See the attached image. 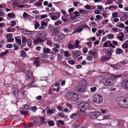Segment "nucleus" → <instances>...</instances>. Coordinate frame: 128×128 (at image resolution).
Returning a JSON list of instances; mask_svg holds the SVG:
<instances>
[{
  "label": "nucleus",
  "instance_id": "nucleus-20",
  "mask_svg": "<svg viewBox=\"0 0 128 128\" xmlns=\"http://www.w3.org/2000/svg\"><path fill=\"white\" fill-rule=\"evenodd\" d=\"M123 52L122 50L120 48H117L116 51V53L117 54H119Z\"/></svg>",
  "mask_w": 128,
  "mask_h": 128
},
{
  "label": "nucleus",
  "instance_id": "nucleus-54",
  "mask_svg": "<svg viewBox=\"0 0 128 128\" xmlns=\"http://www.w3.org/2000/svg\"><path fill=\"white\" fill-rule=\"evenodd\" d=\"M6 48H12V45L11 44H7L6 45Z\"/></svg>",
  "mask_w": 128,
  "mask_h": 128
},
{
  "label": "nucleus",
  "instance_id": "nucleus-61",
  "mask_svg": "<svg viewBox=\"0 0 128 128\" xmlns=\"http://www.w3.org/2000/svg\"><path fill=\"white\" fill-rule=\"evenodd\" d=\"M108 20L106 19L105 20H103L102 21V23L103 24H105L108 23Z\"/></svg>",
  "mask_w": 128,
  "mask_h": 128
},
{
  "label": "nucleus",
  "instance_id": "nucleus-4",
  "mask_svg": "<svg viewBox=\"0 0 128 128\" xmlns=\"http://www.w3.org/2000/svg\"><path fill=\"white\" fill-rule=\"evenodd\" d=\"M127 98L122 97L118 98L117 100L118 104L122 107H124V103L127 101Z\"/></svg>",
  "mask_w": 128,
  "mask_h": 128
},
{
  "label": "nucleus",
  "instance_id": "nucleus-24",
  "mask_svg": "<svg viewBox=\"0 0 128 128\" xmlns=\"http://www.w3.org/2000/svg\"><path fill=\"white\" fill-rule=\"evenodd\" d=\"M121 76L120 74H119L117 75H112L111 76V77L113 79H117L118 78L120 77Z\"/></svg>",
  "mask_w": 128,
  "mask_h": 128
},
{
  "label": "nucleus",
  "instance_id": "nucleus-9",
  "mask_svg": "<svg viewBox=\"0 0 128 128\" xmlns=\"http://www.w3.org/2000/svg\"><path fill=\"white\" fill-rule=\"evenodd\" d=\"M13 94L14 96L15 97L18 96V89L14 87L12 89Z\"/></svg>",
  "mask_w": 128,
  "mask_h": 128
},
{
  "label": "nucleus",
  "instance_id": "nucleus-21",
  "mask_svg": "<svg viewBox=\"0 0 128 128\" xmlns=\"http://www.w3.org/2000/svg\"><path fill=\"white\" fill-rule=\"evenodd\" d=\"M50 50L47 48L45 47L43 48V51L45 53L48 54L50 53Z\"/></svg>",
  "mask_w": 128,
  "mask_h": 128
},
{
  "label": "nucleus",
  "instance_id": "nucleus-1",
  "mask_svg": "<svg viewBox=\"0 0 128 128\" xmlns=\"http://www.w3.org/2000/svg\"><path fill=\"white\" fill-rule=\"evenodd\" d=\"M66 96L68 99L71 101H75L77 100L79 98L78 94L77 93L74 92H67Z\"/></svg>",
  "mask_w": 128,
  "mask_h": 128
},
{
  "label": "nucleus",
  "instance_id": "nucleus-35",
  "mask_svg": "<svg viewBox=\"0 0 128 128\" xmlns=\"http://www.w3.org/2000/svg\"><path fill=\"white\" fill-rule=\"evenodd\" d=\"M80 126V124H76V123H74L73 124L72 126V128H76Z\"/></svg>",
  "mask_w": 128,
  "mask_h": 128
},
{
  "label": "nucleus",
  "instance_id": "nucleus-30",
  "mask_svg": "<svg viewBox=\"0 0 128 128\" xmlns=\"http://www.w3.org/2000/svg\"><path fill=\"white\" fill-rule=\"evenodd\" d=\"M77 115L75 113H73L70 116V118L72 119L73 118H77Z\"/></svg>",
  "mask_w": 128,
  "mask_h": 128
},
{
  "label": "nucleus",
  "instance_id": "nucleus-6",
  "mask_svg": "<svg viewBox=\"0 0 128 128\" xmlns=\"http://www.w3.org/2000/svg\"><path fill=\"white\" fill-rule=\"evenodd\" d=\"M122 85L124 89L128 90V79L123 80L122 83Z\"/></svg>",
  "mask_w": 128,
  "mask_h": 128
},
{
  "label": "nucleus",
  "instance_id": "nucleus-51",
  "mask_svg": "<svg viewBox=\"0 0 128 128\" xmlns=\"http://www.w3.org/2000/svg\"><path fill=\"white\" fill-rule=\"evenodd\" d=\"M128 100V99H127ZM124 105L123 108H128V100H127V101H126L124 103Z\"/></svg>",
  "mask_w": 128,
  "mask_h": 128
},
{
  "label": "nucleus",
  "instance_id": "nucleus-36",
  "mask_svg": "<svg viewBox=\"0 0 128 128\" xmlns=\"http://www.w3.org/2000/svg\"><path fill=\"white\" fill-rule=\"evenodd\" d=\"M21 52L22 54H21V56L22 57H25L26 56V53L24 51H21Z\"/></svg>",
  "mask_w": 128,
  "mask_h": 128
},
{
  "label": "nucleus",
  "instance_id": "nucleus-37",
  "mask_svg": "<svg viewBox=\"0 0 128 128\" xmlns=\"http://www.w3.org/2000/svg\"><path fill=\"white\" fill-rule=\"evenodd\" d=\"M74 10L73 8H70L69 9L68 11L70 13V14L71 16H72V15L73 14V13L71 12H73Z\"/></svg>",
  "mask_w": 128,
  "mask_h": 128
},
{
  "label": "nucleus",
  "instance_id": "nucleus-7",
  "mask_svg": "<svg viewBox=\"0 0 128 128\" xmlns=\"http://www.w3.org/2000/svg\"><path fill=\"white\" fill-rule=\"evenodd\" d=\"M103 46L104 47H108L109 46H110L113 48L115 47V46L113 45L111 42L108 40H107L106 42L104 44Z\"/></svg>",
  "mask_w": 128,
  "mask_h": 128
},
{
  "label": "nucleus",
  "instance_id": "nucleus-48",
  "mask_svg": "<svg viewBox=\"0 0 128 128\" xmlns=\"http://www.w3.org/2000/svg\"><path fill=\"white\" fill-rule=\"evenodd\" d=\"M41 57L43 58H47L48 57V55L47 54H41Z\"/></svg>",
  "mask_w": 128,
  "mask_h": 128
},
{
  "label": "nucleus",
  "instance_id": "nucleus-27",
  "mask_svg": "<svg viewBox=\"0 0 128 128\" xmlns=\"http://www.w3.org/2000/svg\"><path fill=\"white\" fill-rule=\"evenodd\" d=\"M68 47L70 49H75V47L70 43H69L68 44Z\"/></svg>",
  "mask_w": 128,
  "mask_h": 128
},
{
  "label": "nucleus",
  "instance_id": "nucleus-8",
  "mask_svg": "<svg viewBox=\"0 0 128 128\" xmlns=\"http://www.w3.org/2000/svg\"><path fill=\"white\" fill-rule=\"evenodd\" d=\"M60 29L61 28L60 27H58L55 28L54 29L52 28L50 30L52 33L56 34L57 33H59V31L60 30Z\"/></svg>",
  "mask_w": 128,
  "mask_h": 128
},
{
  "label": "nucleus",
  "instance_id": "nucleus-38",
  "mask_svg": "<svg viewBox=\"0 0 128 128\" xmlns=\"http://www.w3.org/2000/svg\"><path fill=\"white\" fill-rule=\"evenodd\" d=\"M58 115L62 118H64L65 116L64 114L62 112L58 113Z\"/></svg>",
  "mask_w": 128,
  "mask_h": 128
},
{
  "label": "nucleus",
  "instance_id": "nucleus-23",
  "mask_svg": "<svg viewBox=\"0 0 128 128\" xmlns=\"http://www.w3.org/2000/svg\"><path fill=\"white\" fill-rule=\"evenodd\" d=\"M40 62V61L39 60H34V63L36 66H39Z\"/></svg>",
  "mask_w": 128,
  "mask_h": 128
},
{
  "label": "nucleus",
  "instance_id": "nucleus-15",
  "mask_svg": "<svg viewBox=\"0 0 128 128\" xmlns=\"http://www.w3.org/2000/svg\"><path fill=\"white\" fill-rule=\"evenodd\" d=\"M110 59V58L108 56H102L101 59L102 61H106Z\"/></svg>",
  "mask_w": 128,
  "mask_h": 128
},
{
  "label": "nucleus",
  "instance_id": "nucleus-3",
  "mask_svg": "<svg viewBox=\"0 0 128 128\" xmlns=\"http://www.w3.org/2000/svg\"><path fill=\"white\" fill-rule=\"evenodd\" d=\"M94 102L100 104L103 101V98L101 95L96 94L94 95L92 98Z\"/></svg>",
  "mask_w": 128,
  "mask_h": 128
},
{
  "label": "nucleus",
  "instance_id": "nucleus-59",
  "mask_svg": "<svg viewBox=\"0 0 128 128\" xmlns=\"http://www.w3.org/2000/svg\"><path fill=\"white\" fill-rule=\"evenodd\" d=\"M48 17V16L47 14H44L42 15L41 16V18L42 19H43L44 18H47Z\"/></svg>",
  "mask_w": 128,
  "mask_h": 128
},
{
  "label": "nucleus",
  "instance_id": "nucleus-10",
  "mask_svg": "<svg viewBox=\"0 0 128 128\" xmlns=\"http://www.w3.org/2000/svg\"><path fill=\"white\" fill-rule=\"evenodd\" d=\"M73 56L77 58L80 56L81 54L80 52V51L75 50L74 52H72Z\"/></svg>",
  "mask_w": 128,
  "mask_h": 128
},
{
  "label": "nucleus",
  "instance_id": "nucleus-46",
  "mask_svg": "<svg viewBox=\"0 0 128 128\" xmlns=\"http://www.w3.org/2000/svg\"><path fill=\"white\" fill-rule=\"evenodd\" d=\"M96 87L91 88H90L91 91L92 92H94L96 90Z\"/></svg>",
  "mask_w": 128,
  "mask_h": 128
},
{
  "label": "nucleus",
  "instance_id": "nucleus-25",
  "mask_svg": "<svg viewBox=\"0 0 128 128\" xmlns=\"http://www.w3.org/2000/svg\"><path fill=\"white\" fill-rule=\"evenodd\" d=\"M8 16L10 18H13L15 16V14H12L11 13H10L8 14Z\"/></svg>",
  "mask_w": 128,
  "mask_h": 128
},
{
  "label": "nucleus",
  "instance_id": "nucleus-52",
  "mask_svg": "<svg viewBox=\"0 0 128 128\" xmlns=\"http://www.w3.org/2000/svg\"><path fill=\"white\" fill-rule=\"evenodd\" d=\"M21 113L22 114H28V113L26 111V110H22L21 112Z\"/></svg>",
  "mask_w": 128,
  "mask_h": 128
},
{
  "label": "nucleus",
  "instance_id": "nucleus-33",
  "mask_svg": "<svg viewBox=\"0 0 128 128\" xmlns=\"http://www.w3.org/2000/svg\"><path fill=\"white\" fill-rule=\"evenodd\" d=\"M118 13L117 12H115L112 14V18H115L118 17Z\"/></svg>",
  "mask_w": 128,
  "mask_h": 128
},
{
  "label": "nucleus",
  "instance_id": "nucleus-31",
  "mask_svg": "<svg viewBox=\"0 0 128 128\" xmlns=\"http://www.w3.org/2000/svg\"><path fill=\"white\" fill-rule=\"evenodd\" d=\"M22 43H24V44H25L27 42V40L26 39V38L25 37H23L22 36Z\"/></svg>",
  "mask_w": 128,
  "mask_h": 128
},
{
  "label": "nucleus",
  "instance_id": "nucleus-32",
  "mask_svg": "<svg viewBox=\"0 0 128 128\" xmlns=\"http://www.w3.org/2000/svg\"><path fill=\"white\" fill-rule=\"evenodd\" d=\"M49 125L51 126H54V123L52 121L49 120L48 122Z\"/></svg>",
  "mask_w": 128,
  "mask_h": 128
},
{
  "label": "nucleus",
  "instance_id": "nucleus-5",
  "mask_svg": "<svg viewBox=\"0 0 128 128\" xmlns=\"http://www.w3.org/2000/svg\"><path fill=\"white\" fill-rule=\"evenodd\" d=\"M85 87L83 84H80L74 88V90L77 92H80L86 91Z\"/></svg>",
  "mask_w": 128,
  "mask_h": 128
},
{
  "label": "nucleus",
  "instance_id": "nucleus-50",
  "mask_svg": "<svg viewBox=\"0 0 128 128\" xmlns=\"http://www.w3.org/2000/svg\"><path fill=\"white\" fill-rule=\"evenodd\" d=\"M11 26H14L16 24V22L15 21L12 20L11 22Z\"/></svg>",
  "mask_w": 128,
  "mask_h": 128
},
{
  "label": "nucleus",
  "instance_id": "nucleus-44",
  "mask_svg": "<svg viewBox=\"0 0 128 128\" xmlns=\"http://www.w3.org/2000/svg\"><path fill=\"white\" fill-rule=\"evenodd\" d=\"M107 37L109 39H112L114 38V35H110V34H108L107 35Z\"/></svg>",
  "mask_w": 128,
  "mask_h": 128
},
{
  "label": "nucleus",
  "instance_id": "nucleus-28",
  "mask_svg": "<svg viewBox=\"0 0 128 128\" xmlns=\"http://www.w3.org/2000/svg\"><path fill=\"white\" fill-rule=\"evenodd\" d=\"M55 15L56 16H57V18L60 16V12H57L56 13H52L51 14V15Z\"/></svg>",
  "mask_w": 128,
  "mask_h": 128
},
{
  "label": "nucleus",
  "instance_id": "nucleus-40",
  "mask_svg": "<svg viewBox=\"0 0 128 128\" xmlns=\"http://www.w3.org/2000/svg\"><path fill=\"white\" fill-rule=\"evenodd\" d=\"M68 63L71 65H74L75 63V62L73 60H68Z\"/></svg>",
  "mask_w": 128,
  "mask_h": 128
},
{
  "label": "nucleus",
  "instance_id": "nucleus-49",
  "mask_svg": "<svg viewBox=\"0 0 128 128\" xmlns=\"http://www.w3.org/2000/svg\"><path fill=\"white\" fill-rule=\"evenodd\" d=\"M125 26L124 24L121 23L119 24L117 26L120 28H122Z\"/></svg>",
  "mask_w": 128,
  "mask_h": 128
},
{
  "label": "nucleus",
  "instance_id": "nucleus-18",
  "mask_svg": "<svg viewBox=\"0 0 128 128\" xmlns=\"http://www.w3.org/2000/svg\"><path fill=\"white\" fill-rule=\"evenodd\" d=\"M24 33L27 34H34V31H28V30L24 31Z\"/></svg>",
  "mask_w": 128,
  "mask_h": 128
},
{
  "label": "nucleus",
  "instance_id": "nucleus-11",
  "mask_svg": "<svg viewBox=\"0 0 128 128\" xmlns=\"http://www.w3.org/2000/svg\"><path fill=\"white\" fill-rule=\"evenodd\" d=\"M27 72L26 77V80H28L32 76V73L30 72L29 70H27Z\"/></svg>",
  "mask_w": 128,
  "mask_h": 128
},
{
  "label": "nucleus",
  "instance_id": "nucleus-60",
  "mask_svg": "<svg viewBox=\"0 0 128 128\" xmlns=\"http://www.w3.org/2000/svg\"><path fill=\"white\" fill-rule=\"evenodd\" d=\"M41 25L42 26V25L43 26H47V24L46 22H41Z\"/></svg>",
  "mask_w": 128,
  "mask_h": 128
},
{
  "label": "nucleus",
  "instance_id": "nucleus-34",
  "mask_svg": "<svg viewBox=\"0 0 128 128\" xmlns=\"http://www.w3.org/2000/svg\"><path fill=\"white\" fill-rule=\"evenodd\" d=\"M64 56H65L68 57L70 56V54H69V52L68 51H65L64 52Z\"/></svg>",
  "mask_w": 128,
  "mask_h": 128
},
{
  "label": "nucleus",
  "instance_id": "nucleus-58",
  "mask_svg": "<svg viewBox=\"0 0 128 128\" xmlns=\"http://www.w3.org/2000/svg\"><path fill=\"white\" fill-rule=\"evenodd\" d=\"M51 19L53 20H55L57 19L58 18L57 16H56L55 15V16H51Z\"/></svg>",
  "mask_w": 128,
  "mask_h": 128
},
{
  "label": "nucleus",
  "instance_id": "nucleus-19",
  "mask_svg": "<svg viewBox=\"0 0 128 128\" xmlns=\"http://www.w3.org/2000/svg\"><path fill=\"white\" fill-rule=\"evenodd\" d=\"M63 39V38L61 36H55L54 39L56 41L60 40Z\"/></svg>",
  "mask_w": 128,
  "mask_h": 128
},
{
  "label": "nucleus",
  "instance_id": "nucleus-22",
  "mask_svg": "<svg viewBox=\"0 0 128 128\" xmlns=\"http://www.w3.org/2000/svg\"><path fill=\"white\" fill-rule=\"evenodd\" d=\"M89 54H91V56H92L94 58L96 56V52H93L92 51H89Z\"/></svg>",
  "mask_w": 128,
  "mask_h": 128
},
{
  "label": "nucleus",
  "instance_id": "nucleus-42",
  "mask_svg": "<svg viewBox=\"0 0 128 128\" xmlns=\"http://www.w3.org/2000/svg\"><path fill=\"white\" fill-rule=\"evenodd\" d=\"M113 8L115 9H116L117 8V6L116 5H113L112 6H109L108 7V9L110 10V9Z\"/></svg>",
  "mask_w": 128,
  "mask_h": 128
},
{
  "label": "nucleus",
  "instance_id": "nucleus-62",
  "mask_svg": "<svg viewBox=\"0 0 128 128\" xmlns=\"http://www.w3.org/2000/svg\"><path fill=\"white\" fill-rule=\"evenodd\" d=\"M54 46L56 48H59L60 47V45L59 44L55 43L54 44Z\"/></svg>",
  "mask_w": 128,
  "mask_h": 128
},
{
  "label": "nucleus",
  "instance_id": "nucleus-45",
  "mask_svg": "<svg viewBox=\"0 0 128 128\" xmlns=\"http://www.w3.org/2000/svg\"><path fill=\"white\" fill-rule=\"evenodd\" d=\"M12 37V34H9L7 35L6 36V38L9 39L10 38Z\"/></svg>",
  "mask_w": 128,
  "mask_h": 128
},
{
  "label": "nucleus",
  "instance_id": "nucleus-12",
  "mask_svg": "<svg viewBox=\"0 0 128 128\" xmlns=\"http://www.w3.org/2000/svg\"><path fill=\"white\" fill-rule=\"evenodd\" d=\"M113 52V49L112 48H108L106 50V53L108 56H110Z\"/></svg>",
  "mask_w": 128,
  "mask_h": 128
},
{
  "label": "nucleus",
  "instance_id": "nucleus-17",
  "mask_svg": "<svg viewBox=\"0 0 128 128\" xmlns=\"http://www.w3.org/2000/svg\"><path fill=\"white\" fill-rule=\"evenodd\" d=\"M80 12L77 11H76L74 12H73V14H74L75 15V16H73L72 15V16H71V18L72 19H73L74 18L78 16H79L80 15L79 13Z\"/></svg>",
  "mask_w": 128,
  "mask_h": 128
},
{
  "label": "nucleus",
  "instance_id": "nucleus-56",
  "mask_svg": "<svg viewBox=\"0 0 128 128\" xmlns=\"http://www.w3.org/2000/svg\"><path fill=\"white\" fill-rule=\"evenodd\" d=\"M79 42V41H76L75 42L76 46H75V48H77L78 47Z\"/></svg>",
  "mask_w": 128,
  "mask_h": 128
},
{
  "label": "nucleus",
  "instance_id": "nucleus-41",
  "mask_svg": "<svg viewBox=\"0 0 128 128\" xmlns=\"http://www.w3.org/2000/svg\"><path fill=\"white\" fill-rule=\"evenodd\" d=\"M18 2H15L13 3V7H16L18 6Z\"/></svg>",
  "mask_w": 128,
  "mask_h": 128
},
{
  "label": "nucleus",
  "instance_id": "nucleus-43",
  "mask_svg": "<svg viewBox=\"0 0 128 128\" xmlns=\"http://www.w3.org/2000/svg\"><path fill=\"white\" fill-rule=\"evenodd\" d=\"M23 107L24 108H23V109L24 110H27L28 109L29 106L28 105L25 104L24 105V106Z\"/></svg>",
  "mask_w": 128,
  "mask_h": 128
},
{
  "label": "nucleus",
  "instance_id": "nucleus-63",
  "mask_svg": "<svg viewBox=\"0 0 128 128\" xmlns=\"http://www.w3.org/2000/svg\"><path fill=\"white\" fill-rule=\"evenodd\" d=\"M36 6H40L42 5V4L41 2H36L35 4Z\"/></svg>",
  "mask_w": 128,
  "mask_h": 128
},
{
  "label": "nucleus",
  "instance_id": "nucleus-29",
  "mask_svg": "<svg viewBox=\"0 0 128 128\" xmlns=\"http://www.w3.org/2000/svg\"><path fill=\"white\" fill-rule=\"evenodd\" d=\"M60 86V84L59 83H56L55 84L54 86H57L58 88H57V89L56 90V92H59V89H60V88H59V86Z\"/></svg>",
  "mask_w": 128,
  "mask_h": 128
},
{
  "label": "nucleus",
  "instance_id": "nucleus-13",
  "mask_svg": "<svg viewBox=\"0 0 128 128\" xmlns=\"http://www.w3.org/2000/svg\"><path fill=\"white\" fill-rule=\"evenodd\" d=\"M100 115V113L98 112H94L93 114H92V117L94 119H96Z\"/></svg>",
  "mask_w": 128,
  "mask_h": 128
},
{
  "label": "nucleus",
  "instance_id": "nucleus-26",
  "mask_svg": "<svg viewBox=\"0 0 128 128\" xmlns=\"http://www.w3.org/2000/svg\"><path fill=\"white\" fill-rule=\"evenodd\" d=\"M83 28L81 27H79L78 28L77 30H75L73 33L72 34L76 32H81Z\"/></svg>",
  "mask_w": 128,
  "mask_h": 128
},
{
  "label": "nucleus",
  "instance_id": "nucleus-64",
  "mask_svg": "<svg viewBox=\"0 0 128 128\" xmlns=\"http://www.w3.org/2000/svg\"><path fill=\"white\" fill-rule=\"evenodd\" d=\"M23 16L25 18H26L28 16V14L26 12H24L23 14Z\"/></svg>",
  "mask_w": 128,
  "mask_h": 128
},
{
  "label": "nucleus",
  "instance_id": "nucleus-39",
  "mask_svg": "<svg viewBox=\"0 0 128 128\" xmlns=\"http://www.w3.org/2000/svg\"><path fill=\"white\" fill-rule=\"evenodd\" d=\"M15 40L16 42L19 45H20L21 43V40L18 39L16 38Z\"/></svg>",
  "mask_w": 128,
  "mask_h": 128
},
{
  "label": "nucleus",
  "instance_id": "nucleus-14",
  "mask_svg": "<svg viewBox=\"0 0 128 128\" xmlns=\"http://www.w3.org/2000/svg\"><path fill=\"white\" fill-rule=\"evenodd\" d=\"M38 37L40 38H44L46 37L47 33L46 32H42L38 34Z\"/></svg>",
  "mask_w": 128,
  "mask_h": 128
},
{
  "label": "nucleus",
  "instance_id": "nucleus-16",
  "mask_svg": "<svg viewBox=\"0 0 128 128\" xmlns=\"http://www.w3.org/2000/svg\"><path fill=\"white\" fill-rule=\"evenodd\" d=\"M55 112V110L54 108L51 110H46L47 113L48 114H52L54 113Z\"/></svg>",
  "mask_w": 128,
  "mask_h": 128
},
{
  "label": "nucleus",
  "instance_id": "nucleus-47",
  "mask_svg": "<svg viewBox=\"0 0 128 128\" xmlns=\"http://www.w3.org/2000/svg\"><path fill=\"white\" fill-rule=\"evenodd\" d=\"M118 64L120 65H122L124 64H126V62L125 60L120 62L118 63Z\"/></svg>",
  "mask_w": 128,
  "mask_h": 128
},
{
  "label": "nucleus",
  "instance_id": "nucleus-55",
  "mask_svg": "<svg viewBox=\"0 0 128 128\" xmlns=\"http://www.w3.org/2000/svg\"><path fill=\"white\" fill-rule=\"evenodd\" d=\"M66 105L70 109H71L72 108V106L70 104L68 103H67L66 104Z\"/></svg>",
  "mask_w": 128,
  "mask_h": 128
},
{
  "label": "nucleus",
  "instance_id": "nucleus-53",
  "mask_svg": "<svg viewBox=\"0 0 128 128\" xmlns=\"http://www.w3.org/2000/svg\"><path fill=\"white\" fill-rule=\"evenodd\" d=\"M40 26V24L38 22H36L35 26V29H36L38 28Z\"/></svg>",
  "mask_w": 128,
  "mask_h": 128
},
{
  "label": "nucleus",
  "instance_id": "nucleus-57",
  "mask_svg": "<svg viewBox=\"0 0 128 128\" xmlns=\"http://www.w3.org/2000/svg\"><path fill=\"white\" fill-rule=\"evenodd\" d=\"M110 117V115H106L104 116H103V119H109V118Z\"/></svg>",
  "mask_w": 128,
  "mask_h": 128
},
{
  "label": "nucleus",
  "instance_id": "nucleus-2",
  "mask_svg": "<svg viewBox=\"0 0 128 128\" xmlns=\"http://www.w3.org/2000/svg\"><path fill=\"white\" fill-rule=\"evenodd\" d=\"M79 105L81 107V110L83 114L82 115L85 116V110L88 109L90 107L89 103L87 102H80Z\"/></svg>",
  "mask_w": 128,
  "mask_h": 128
}]
</instances>
